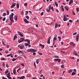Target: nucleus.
<instances>
[{
    "label": "nucleus",
    "mask_w": 79,
    "mask_h": 79,
    "mask_svg": "<svg viewBox=\"0 0 79 79\" xmlns=\"http://www.w3.org/2000/svg\"><path fill=\"white\" fill-rule=\"evenodd\" d=\"M14 14L12 13L11 15H10L9 16V19L11 23H14V20H13V16Z\"/></svg>",
    "instance_id": "nucleus-1"
},
{
    "label": "nucleus",
    "mask_w": 79,
    "mask_h": 79,
    "mask_svg": "<svg viewBox=\"0 0 79 79\" xmlns=\"http://www.w3.org/2000/svg\"><path fill=\"white\" fill-rule=\"evenodd\" d=\"M27 52H36V50L34 49H27Z\"/></svg>",
    "instance_id": "nucleus-2"
},
{
    "label": "nucleus",
    "mask_w": 79,
    "mask_h": 79,
    "mask_svg": "<svg viewBox=\"0 0 79 79\" xmlns=\"http://www.w3.org/2000/svg\"><path fill=\"white\" fill-rule=\"evenodd\" d=\"M68 19V18L66 17V15H64V19L63 20L64 21H67V20Z\"/></svg>",
    "instance_id": "nucleus-3"
},
{
    "label": "nucleus",
    "mask_w": 79,
    "mask_h": 79,
    "mask_svg": "<svg viewBox=\"0 0 79 79\" xmlns=\"http://www.w3.org/2000/svg\"><path fill=\"white\" fill-rule=\"evenodd\" d=\"M20 41H19V43H21V42H23L24 40V38H20Z\"/></svg>",
    "instance_id": "nucleus-4"
},
{
    "label": "nucleus",
    "mask_w": 79,
    "mask_h": 79,
    "mask_svg": "<svg viewBox=\"0 0 79 79\" xmlns=\"http://www.w3.org/2000/svg\"><path fill=\"white\" fill-rule=\"evenodd\" d=\"M15 6H16V4L13 2L12 3V5L11 6V7H10L11 9H12L13 8H14V7H15Z\"/></svg>",
    "instance_id": "nucleus-5"
},
{
    "label": "nucleus",
    "mask_w": 79,
    "mask_h": 79,
    "mask_svg": "<svg viewBox=\"0 0 79 79\" xmlns=\"http://www.w3.org/2000/svg\"><path fill=\"white\" fill-rule=\"evenodd\" d=\"M56 37H57V35H54V37L53 38V41H55V40H56L57 39Z\"/></svg>",
    "instance_id": "nucleus-6"
},
{
    "label": "nucleus",
    "mask_w": 79,
    "mask_h": 79,
    "mask_svg": "<svg viewBox=\"0 0 79 79\" xmlns=\"http://www.w3.org/2000/svg\"><path fill=\"white\" fill-rule=\"evenodd\" d=\"M79 35L78 34L76 37L77 42H78L79 40Z\"/></svg>",
    "instance_id": "nucleus-7"
},
{
    "label": "nucleus",
    "mask_w": 79,
    "mask_h": 79,
    "mask_svg": "<svg viewBox=\"0 0 79 79\" xmlns=\"http://www.w3.org/2000/svg\"><path fill=\"white\" fill-rule=\"evenodd\" d=\"M70 45L72 46H73V47H74L76 45V44H74L73 42H71L70 43Z\"/></svg>",
    "instance_id": "nucleus-8"
},
{
    "label": "nucleus",
    "mask_w": 79,
    "mask_h": 79,
    "mask_svg": "<svg viewBox=\"0 0 79 79\" xmlns=\"http://www.w3.org/2000/svg\"><path fill=\"white\" fill-rule=\"evenodd\" d=\"M73 55H76L77 56H79L77 55V53L75 51H74L73 52Z\"/></svg>",
    "instance_id": "nucleus-9"
},
{
    "label": "nucleus",
    "mask_w": 79,
    "mask_h": 79,
    "mask_svg": "<svg viewBox=\"0 0 79 79\" xmlns=\"http://www.w3.org/2000/svg\"><path fill=\"white\" fill-rule=\"evenodd\" d=\"M24 21V22H25V23H29V21H27V20L26 19H23Z\"/></svg>",
    "instance_id": "nucleus-10"
},
{
    "label": "nucleus",
    "mask_w": 79,
    "mask_h": 79,
    "mask_svg": "<svg viewBox=\"0 0 79 79\" xmlns=\"http://www.w3.org/2000/svg\"><path fill=\"white\" fill-rule=\"evenodd\" d=\"M50 39H51V37H49L48 39V40L47 42L48 44H50Z\"/></svg>",
    "instance_id": "nucleus-11"
},
{
    "label": "nucleus",
    "mask_w": 79,
    "mask_h": 79,
    "mask_svg": "<svg viewBox=\"0 0 79 79\" xmlns=\"http://www.w3.org/2000/svg\"><path fill=\"white\" fill-rule=\"evenodd\" d=\"M19 48H20V49H23V48H24V46L23 45H21L19 46Z\"/></svg>",
    "instance_id": "nucleus-12"
},
{
    "label": "nucleus",
    "mask_w": 79,
    "mask_h": 79,
    "mask_svg": "<svg viewBox=\"0 0 79 79\" xmlns=\"http://www.w3.org/2000/svg\"><path fill=\"white\" fill-rule=\"evenodd\" d=\"M14 19H15V21H18V16L17 15L15 16L14 17Z\"/></svg>",
    "instance_id": "nucleus-13"
},
{
    "label": "nucleus",
    "mask_w": 79,
    "mask_h": 79,
    "mask_svg": "<svg viewBox=\"0 0 79 79\" xmlns=\"http://www.w3.org/2000/svg\"><path fill=\"white\" fill-rule=\"evenodd\" d=\"M61 11L62 12H63L64 11V8H63V6H61Z\"/></svg>",
    "instance_id": "nucleus-14"
},
{
    "label": "nucleus",
    "mask_w": 79,
    "mask_h": 79,
    "mask_svg": "<svg viewBox=\"0 0 79 79\" xmlns=\"http://www.w3.org/2000/svg\"><path fill=\"white\" fill-rule=\"evenodd\" d=\"M70 2H69V5H70L71 3H73V0H70Z\"/></svg>",
    "instance_id": "nucleus-15"
},
{
    "label": "nucleus",
    "mask_w": 79,
    "mask_h": 79,
    "mask_svg": "<svg viewBox=\"0 0 79 79\" xmlns=\"http://www.w3.org/2000/svg\"><path fill=\"white\" fill-rule=\"evenodd\" d=\"M40 46L41 47H42V48H44V45H42V44H40Z\"/></svg>",
    "instance_id": "nucleus-16"
},
{
    "label": "nucleus",
    "mask_w": 79,
    "mask_h": 79,
    "mask_svg": "<svg viewBox=\"0 0 79 79\" xmlns=\"http://www.w3.org/2000/svg\"><path fill=\"white\" fill-rule=\"evenodd\" d=\"M16 39H17V36H16V35H15L14 36V40H15Z\"/></svg>",
    "instance_id": "nucleus-17"
},
{
    "label": "nucleus",
    "mask_w": 79,
    "mask_h": 79,
    "mask_svg": "<svg viewBox=\"0 0 79 79\" xmlns=\"http://www.w3.org/2000/svg\"><path fill=\"white\" fill-rule=\"evenodd\" d=\"M18 52L19 53H23V51H20V50H19L18 51Z\"/></svg>",
    "instance_id": "nucleus-18"
},
{
    "label": "nucleus",
    "mask_w": 79,
    "mask_h": 79,
    "mask_svg": "<svg viewBox=\"0 0 79 79\" xmlns=\"http://www.w3.org/2000/svg\"><path fill=\"white\" fill-rule=\"evenodd\" d=\"M64 8L66 10V11H68V10H69V8L67 7V6H66L64 7Z\"/></svg>",
    "instance_id": "nucleus-19"
},
{
    "label": "nucleus",
    "mask_w": 79,
    "mask_h": 79,
    "mask_svg": "<svg viewBox=\"0 0 79 79\" xmlns=\"http://www.w3.org/2000/svg\"><path fill=\"white\" fill-rule=\"evenodd\" d=\"M58 27V23H56L55 24V29H56V28H57Z\"/></svg>",
    "instance_id": "nucleus-20"
},
{
    "label": "nucleus",
    "mask_w": 79,
    "mask_h": 79,
    "mask_svg": "<svg viewBox=\"0 0 79 79\" xmlns=\"http://www.w3.org/2000/svg\"><path fill=\"white\" fill-rule=\"evenodd\" d=\"M76 72H73L72 73V76H74V75H75V74H76Z\"/></svg>",
    "instance_id": "nucleus-21"
},
{
    "label": "nucleus",
    "mask_w": 79,
    "mask_h": 79,
    "mask_svg": "<svg viewBox=\"0 0 79 79\" xmlns=\"http://www.w3.org/2000/svg\"><path fill=\"white\" fill-rule=\"evenodd\" d=\"M17 59V58L16 59L15 58H13L12 60V61H16V60Z\"/></svg>",
    "instance_id": "nucleus-22"
},
{
    "label": "nucleus",
    "mask_w": 79,
    "mask_h": 79,
    "mask_svg": "<svg viewBox=\"0 0 79 79\" xmlns=\"http://www.w3.org/2000/svg\"><path fill=\"white\" fill-rule=\"evenodd\" d=\"M16 5L17 6V8L18 9V8H19V5L18 3V4H17Z\"/></svg>",
    "instance_id": "nucleus-23"
},
{
    "label": "nucleus",
    "mask_w": 79,
    "mask_h": 79,
    "mask_svg": "<svg viewBox=\"0 0 79 79\" xmlns=\"http://www.w3.org/2000/svg\"><path fill=\"white\" fill-rule=\"evenodd\" d=\"M57 61L58 63H60L61 62V60L60 59H57Z\"/></svg>",
    "instance_id": "nucleus-24"
},
{
    "label": "nucleus",
    "mask_w": 79,
    "mask_h": 79,
    "mask_svg": "<svg viewBox=\"0 0 79 79\" xmlns=\"http://www.w3.org/2000/svg\"><path fill=\"white\" fill-rule=\"evenodd\" d=\"M73 72V70H69L68 73H72Z\"/></svg>",
    "instance_id": "nucleus-25"
},
{
    "label": "nucleus",
    "mask_w": 79,
    "mask_h": 79,
    "mask_svg": "<svg viewBox=\"0 0 79 79\" xmlns=\"http://www.w3.org/2000/svg\"><path fill=\"white\" fill-rule=\"evenodd\" d=\"M46 10L47 12H49V11H50V10H49L48 8H47Z\"/></svg>",
    "instance_id": "nucleus-26"
},
{
    "label": "nucleus",
    "mask_w": 79,
    "mask_h": 79,
    "mask_svg": "<svg viewBox=\"0 0 79 79\" xmlns=\"http://www.w3.org/2000/svg\"><path fill=\"white\" fill-rule=\"evenodd\" d=\"M25 78V77L24 76H23L21 77L20 78V79H24Z\"/></svg>",
    "instance_id": "nucleus-27"
},
{
    "label": "nucleus",
    "mask_w": 79,
    "mask_h": 79,
    "mask_svg": "<svg viewBox=\"0 0 79 79\" xmlns=\"http://www.w3.org/2000/svg\"><path fill=\"white\" fill-rule=\"evenodd\" d=\"M9 14H10V12H9V11L7 10V15H9Z\"/></svg>",
    "instance_id": "nucleus-28"
},
{
    "label": "nucleus",
    "mask_w": 79,
    "mask_h": 79,
    "mask_svg": "<svg viewBox=\"0 0 79 79\" xmlns=\"http://www.w3.org/2000/svg\"><path fill=\"white\" fill-rule=\"evenodd\" d=\"M24 44L26 47H27V46H28V45H29V44H28L27 43H25Z\"/></svg>",
    "instance_id": "nucleus-29"
},
{
    "label": "nucleus",
    "mask_w": 79,
    "mask_h": 79,
    "mask_svg": "<svg viewBox=\"0 0 79 79\" xmlns=\"http://www.w3.org/2000/svg\"><path fill=\"white\" fill-rule=\"evenodd\" d=\"M55 5L56 6V7H58V3H56V2H55Z\"/></svg>",
    "instance_id": "nucleus-30"
},
{
    "label": "nucleus",
    "mask_w": 79,
    "mask_h": 79,
    "mask_svg": "<svg viewBox=\"0 0 79 79\" xmlns=\"http://www.w3.org/2000/svg\"><path fill=\"white\" fill-rule=\"evenodd\" d=\"M6 13H3V16H6Z\"/></svg>",
    "instance_id": "nucleus-31"
},
{
    "label": "nucleus",
    "mask_w": 79,
    "mask_h": 79,
    "mask_svg": "<svg viewBox=\"0 0 79 79\" xmlns=\"http://www.w3.org/2000/svg\"><path fill=\"white\" fill-rule=\"evenodd\" d=\"M1 61H2V60H4V61H5V59L3 58H2L1 59Z\"/></svg>",
    "instance_id": "nucleus-32"
},
{
    "label": "nucleus",
    "mask_w": 79,
    "mask_h": 79,
    "mask_svg": "<svg viewBox=\"0 0 79 79\" xmlns=\"http://www.w3.org/2000/svg\"><path fill=\"white\" fill-rule=\"evenodd\" d=\"M49 10H51V9H52V8L51 7V5H50L49 7Z\"/></svg>",
    "instance_id": "nucleus-33"
},
{
    "label": "nucleus",
    "mask_w": 79,
    "mask_h": 79,
    "mask_svg": "<svg viewBox=\"0 0 79 79\" xmlns=\"http://www.w3.org/2000/svg\"><path fill=\"white\" fill-rule=\"evenodd\" d=\"M19 35L20 36H21V37H23V35L22 33H20Z\"/></svg>",
    "instance_id": "nucleus-34"
},
{
    "label": "nucleus",
    "mask_w": 79,
    "mask_h": 79,
    "mask_svg": "<svg viewBox=\"0 0 79 79\" xmlns=\"http://www.w3.org/2000/svg\"><path fill=\"white\" fill-rule=\"evenodd\" d=\"M27 42L28 43V44L29 45L30 44V40H29L28 41H27Z\"/></svg>",
    "instance_id": "nucleus-35"
},
{
    "label": "nucleus",
    "mask_w": 79,
    "mask_h": 79,
    "mask_svg": "<svg viewBox=\"0 0 79 79\" xmlns=\"http://www.w3.org/2000/svg\"><path fill=\"white\" fill-rule=\"evenodd\" d=\"M59 40V41H61V37H60V36H58V37Z\"/></svg>",
    "instance_id": "nucleus-36"
},
{
    "label": "nucleus",
    "mask_w": 79,
    "mask_h": 79,
    "mask_svg": "<svg viewBox=\"0 0 79 79\" xmlns=\"http://www.w3.org/2000/svg\"><path fill=\"white\" fill-rule=\"evenodd\" d=\"M15 73H16V70L14 69L13 70V73L14 74H15Z\"/></svg>",
    "instance_id": "nucleus-37"
},
{
    "label": "nucleus",
    "mask_w": 79,
    "mask_h": 79,
    "mask_svg": "<svg viewBox=\"0 0 79 79\" xmlns=\"http://www.w3.org/2000/svg\"><path fill=\"white\" fill-rule=\"evenodd\" d=\"M12 55L11 53H10V54L7 55L6 56V57H8V56H10V55Z\"/></svg>",
    "instance_id": "nucleus-38"
},
{
    "label": "nucleus",
    "mask_w": 79,
    "mask_h": 79,
    "mask_svg": "<svg viewBox=\"0 0 79 79\" xmlns=\"http://www.w3.org/2000/svg\"><path fill=\"white\" fill-rule=\"evenodd\" d=\"M36 63L37 64H39V60H36Z\"/></svg>",
    "instance_id": "nucleus-39"
},
{
    "label": "nucleus",
    "mask_w": 79,
    "mask_h": 79,
    "mask_svg": "<svg viewBox=\"0 0 79 79\" xmlns=\"http://www.w3.org/2000/svg\"><path fill=\"white\" fill-rule=\"evenodd\" d=\"M58 60V59H54V61H55L56 62Z\"/></svg>",
    "instance_id": "nucleus-40"
},
{
    "label": "nucleus",
    "mask_w": 79,
    "mask_h": 79,
    "mask_svg": "<svg viewBox=\"0 0 79 79\" xmlns=\"http://www.w3.org/2000/svg\"><path fill=\"white\" fill-rule=\"evenodd\" d=\"M24 6H27V3H25L24 4Z\"/></svg>",
    "instance_id": "nucleus-41"
},
{
    "label": "nucleus",
    "mask_w": 79,
    "mask_h": 79,
    "mask_svg": "<svg viewBox=\"0 0 79 79\" xmlns=\"http://www.w3.org/2000/svg\"><path fill=\"white\" fill-rule=\"evenodd\" d=\"M5 19H6V18L5 17H4V18L3 19V20H2V21H5Z\"/></svg>",
    "instance_id": "nucleus-42"
},
{
    "label": "nucleus",
    "mask_w": 79,
    "mask_h": 79,
    "mask_svg": "<svg viewBox=\"0 0 79 79\" xmlns=\"http://www.w3.org/2000/svg\"><path fill=\"white\" fill-rule=\"evenodd\" d=\"M8 73V70H7L5 72V74H6L7 73Z\"/></svg>",
    "instance_id": "nucleus-43"
},
{
    "label": "nucleus",
    "mask_w": 79,
    "mask_h": 79,
    "mask_svg": "<svg viewBox=\"0 0 79 79\" xmlns=\"http://www.w3.org/2000/svg\"><path fill=\"white\" fill-rule=\"evenodd\" d=\"M2 66L3 67H5V63H3L2 64Z\"/></svg>",
    "instance_id": "nucleus-44"
},
{
    "label": "nucleus",
    "mask_w": 79,
    "mask_h": 79,
    "mask_svg": "<svg viewBox=\"0 0 79 79\" xmlns=\"http://www.w3.org/2000/svg\"><path fill=\"white\" fill-rule=\"evenodd\" d=\"M26 18H27L28 19H29V17L28 16H27V15L26 16Z\"/></svg>",
    "instance_id": "nucleus-45"
},
{
    "label": "nucleus",
    "mask_w": 79,
    "mask_h": 79,
    "mask_svg": "<svg viewBox=\"0 0 79 79\" xmlns=\"http://www.w3.org/2000/svg\"><path fill=\"white\" fill-rule=\"evenodd\" d=\"M61 68H64V65H62L61 66Z\"/></svg>",
    "instance_id": "nucleus-46"
},
{
    "label": "nucleus",
    "mask_w": 79,
    "mask_h": 79,
    "mask_svg": "<svg viewBox=\"0 0 79 79\" xmlns=\"http://www.w3.org/2000/svg\"><path fill=\"white\" fill-rule=\"evenodd\" d=\"M54 58H59V57H58V56H54Z\"/></svg>",
    "instance_id": "nucleus-47"
},
{
    "label": "nucleus",
    "mask_w": 79,
    "mask_h": 79,
    "mask_svg": "<svg viewBox=\"0 0 79 79\" xmlns=\"http://www.w3.org/2000/svg\"><path fill=\"white\" fill-rule=\"evenodd\" d=\"M28 14V11H26V13L25 14V15H27V14Z\"/></svg>",
    "instance_id": "nucleus-48"
},
{
    "label": "nucleus",
    "mask_w": 79,
    "mask_h": 79,
    "mask_svg": "<svg viewBox=\"0 0 79 79\" xmlns=\"http://www.w3.org/2000/svg\"><path fill=\"white\" fill-rule=\"evenodd\" d=\"M29 40L26 39L24 40L25 41L27 42Z\"/></svg>",
    "instance_id": "nucleus-49"
},
{
    "label": "nucleus",
    "mask_w": 79,
    "mask_h": 79,
    "mask_svg": "<svg viewBox=\"0 0 79 79\" xmlns=\"http://www.w3.org/2000/svg\"><path fill=\"white\" fill-rule=\"evenodd\" d=\"M73 15H76V14H75V13L73 12Z\"/></svg>",
    "instance_id": "nucleus-50"
},
{
    "label": "nucleus",
    "mask_w": 79,
    "mask_h": 79,
    "mask_svg": "<svg viewBox=\"0 0 79 79\" xmlns=\"http://www.w3.org/2000/svg\"><path fill=\"white\" fill-rule=\"evenodd\" d=\"M76 34H77V33L75 32L73 34V35H76Z\"/></svg>",
    "instance_id": "nucleus-51"
},
{
    "label": "nucleus",
    "mask_w": 79,
    "mask_h": 79,
    "mask_svg": "<svg viewBox=\"0 0 79 79\" xmlns=\"http://www.w3.org/2000/svg\"><path fill=\"white\" fill-rule=\"evenodd\" d=\"M69 22H70V23H72V22H73V21L72 20H69Z\"/></svg>",
    "instance_id": "nucleus-52"
},
{
    "label": "nucleus",
    "mask_w": 79,
    "mask_h": 79,
    "mask_svg": "<svg viewBox=\"0 0 79 79\" xmlns=\"http://www.w3.org/2000/svg\"><path fill=\"white\" fill-rule=\"evenodd\" d=\"M34 65L35 67H36V65L35 64V62L34 63Z\"/></svg>",
    "instance_id": "nucleus-53"
},
{
    "label": "nucleus",
    "mask_w": 79,
    "mask_h": 79,
    "mask_svg": "<svg viewBox=\"0 0 79 79\" xmlns=\"http://www.w3.org/2000/svg\"><path fill=\"white\" fill-rule=\"evenodd\" d=\"M43 15H44V12H42L41 13V16H42Z\"/></svg>",
    "instance_id": "nucleus-54"
},
{
    "label": "nucleus",
    "mask_w": 79,
    "mask_h": 79,
    "mask_svg": "<svg viewBox=\"0 0 79 79\" xmlns=\"http://www.w3.org/2000/svg\"><path fill=\"white\" fill-rule=\"evenodd\" d=\"M18 33L19 34V35H20V34H21V33L20 32H19V31H18Z\"/></svg>",
    "instance_id": "nucleus-55"
},
{
    "label": "nucleus",
    "mask_w": 79,
    "mask_h": 79,
    "mask_svg": "<svg viewBox=\"0 0 79 79\" xmlns=\"http://www.w3.org/2000/svg\"><path fill=\"white\" fill-rule=\"evenodd\" d=\"M9 66H8V64H6V67L7 68H8Z\"/></svg>",
    "instance_id": "nucleus-56"
},
{
    "label": "nucleus",
    "mask_w": 79,
    "mask_h": 79,
    "mask_svg": "<svg viewBox=\"0 0 79 79\" xmlns=\"http://www.w3.org/2000/svg\"><path fill=\"white\" fill-rule=\"evenodd\" d=\"M35 54H36V53L35 52H33V55H35Z\"/></svg>",
    "instance_id": "nucleus-57"
},
{
    "label": "nucleus",
    "mask_w": 79,
    "mask_h": 79,
    "mask_svg": "<svg viewBox=\"0 0 79 79\" xmlns=\"http://www.w3.org/2000/svg\"><path fill=\"white\" fill-rule=\"evenodd\" d=\"M39 55H42V53H39Z\"/></svg>",
    "instance_id": "nucleus-58"
},
{
    "label": "nucleus",
    "mask_w": 79,
    "mask_h": 79,
    "mask_svg": "<svg viewBox=\"0 0 79 79\" xmlns=\"http://www.w3.org/2000/svg\"><path fill=\"white\" fill-rule=\"evenodd\" d=\"M77 11L78 12V11H79V8H77Z\"/></svg>",
    "instance_id": "nucleus-59"
},
{
    "label": "nucleus",
    "mask_w": 79,
    "mask_h": 79,
    "mask_svg": "<svg viewBox=\"0 0 79 79\" xmlns=\"http://www.w3.org/2000/svg\"><path fill=\"white\" fill-rule=\"evenodd\" d=\"M5 53H8V52L7 51H6Z\"/></svg>",
    "instance_id": "nucleus-60"
},
{
    "label": "nucleus",
    "mask_w": 79,
    "mask_h": 79,
    "mask_svg": "<svg viewBox=\"0 0 79 79\" xmlns=\"http://www.w3.org/2000/svg\"><path fill=\"white\" fill-rule=\"evenodd\" d=\"M35 25H36V27H38V25L36 24Z\"/></svg>",
    "instance_id": "nucleus-61"
},
{
    "label": "nucleus",
    "mask_w": 79,
    "mask_h": 79,
    "mask_svg": "<svg viewBox=\"0 0 79 79\" xmlns=\"http://www.w3.org/2000/svg\"><path fill=\"white\" fill-rule=\"evenodd\" d=\"M2 77L3 79H7L6 78H5V77Z\"/></svg>",
    "instance_id": "nucleus-62"
},
{
    "label": "nucleus",
    "mask_w": 79,
    "mask_h": 79,
    "mask_svg": "<svg viewBox=\"0 0 79 79\" xmlns=\"http://www.w3.org/2000/svg\"><path fill=\"white\" fill-rule=\"evenodd\" d=\"M21 65H22V66H24V64H21Z\"/></svg>",
    "instance_id": "nucleus-63"
},
{
    "label": "nucleus",
    "mask_w": 79,
    "mask_h": 79,
    "mask_svg": "<svg viewBox=\"0 0 79 79\" xmlns=\"http://www.w3.org/2000/svg\"><path fill=\"white\" fill-rule=\"evenodd\" d=\"M32 79H37V78L35 77H33Z\"/></svg>",
    "instance_id": "nucleus-64"
}]
</instances>
